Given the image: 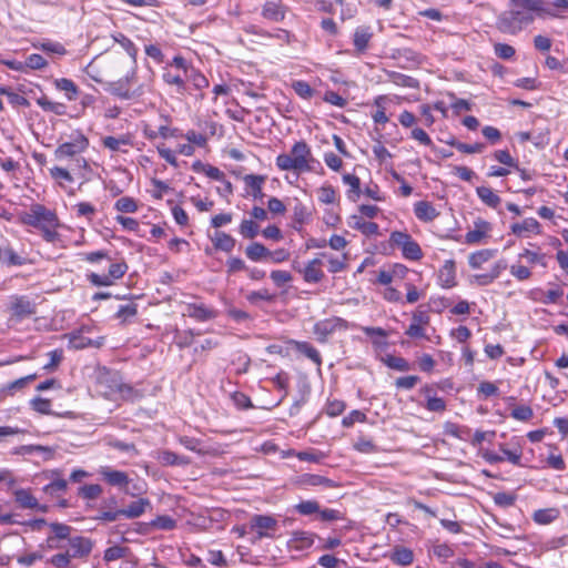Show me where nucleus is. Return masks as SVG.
Returning <instances> with one entry per match:
<instances>
[{"label":"nucleus","instance_id":"nucleus-1","mask_svg":"<svg viewBox=\"0 0 568 568\" xmlns=\"http://www.w3.org/2000/svg\"><path fill=\"white\" fill-rule=\"evenodd\" d=\"M544 4V0H509L508 9L497 17L496 27L500 32L514 36L532 23L536 13L557 18V13Z\"/></svg>","mask_w":568,"mask_h":568},{"label":"nucleus","instance_id":"nucleus-2","mask_svg":"<svg viewBox=\"0 0 568 568\" xmlns=\"http://www.w3.org/2000/svg\"><path fill=\"white\" fill-rule=\"evenodd\" d=\"M97 392L110 400L135 402L143 393L123 381L122 375L114 369L101 368L97 375Z\"/></svg>","mask_w":568,"mask_h":568},{"label":"nucleus","instance_id":"nucleus-3","mask_svg":"<svg viewBox=\"0 0 568 568\" xmlns=\"http://www.w3.org/2000/svg\"><path fill=\"white\" fill-rule=\"evenodd\" d=\"M19 220L24 225L40 230L43 240L48 243L60 240L57 231L60 225L58 215L42 204H32L28 212L20 214Z\"/></svg>","mask_w":568,"mask_h":568},{"label":"nucleus","instance_id":"nucleus-4","mask_svg":"<svg viewBox=\"0 0 568 568\" xmlns=\"http://www.w3.org/2000/svg\"><path fill=\"white\" fill-rule=\"evenodd\" d=\"M313 155L308 144L301 140L293 144L291 153H281L275 159V164L281 171L308 172L311 171L310 162Z\"/></svg>","mask_w":568,"mask_h":568},{"label":"nucleus","instance_id":"nucleus-5","mask_svg":"<svg viewBox=\"0 0 568 568\" xmlns=\"http://www.w3.org/2000/svg\"><path fill=\"white\" fill-rule=\"evenodd\" d=\"M389 243L402 250L405 260L419 261L423 258L420 245L407 232L393 231L389 235Z\"/></svg>","mask_w":568,"mask_h":568},{"label":"nucleus","instance_id":"nucleus-6","mask_svg":"<svg viewBox=\"0 0 568 568\" xmlns=\"http://www.w3.org/2000/svg\"><path fill=\"white\" fill-rule=\"evenodd\" d=\"M8 311L11 318L21 322L37 313V304L26 295H11L9 297Z\"/></svg>","mask_w":568,"mask_h":568},{"label":"nucleus","instance_id":"nucleus-7","mask_svg":"<svg viewBox=\"0 0 568 568\" xmlns=\"http://www.w3.org/2000/svg\"><path fill=\"white\" fill-rule=\"evenodd\" d=\"M348 328H349V323L346 320H344L342 317L333 316V317L316 322L314 325L313 332L316 335L317 341L321 343H324V342H326L327 337L331 334H333L334 332L342 331V329L345 331Z\"/></svg>","mask_w":568,"mask_h":568},{"label":"nucleus","instance_id":"nucleus-8","mask_svg":"<svg viewBox=\"0 0 568 568\" xmlns=\"http://www.w3.org/2000/svg\"><path fill=\"white\" fill-rule=\"evenodd\" d=\"M88 146V138L78 132L71 136L70 141L60 144L54 153L58 159L71 158L82 153Z\"/></svg>","mask_w":568,"mask_h":568},{"label":"nucleus","instance_id":"nucleus-9","mask_svg":"<svg viewBox=\"0 0 568 568\" xmlns=\"http://www.w3.org/2000/svg\"><path fill=\"white\" fill-rule=\"evenodd\" d=\"M251 529L256 531L257 537L272 538L278 528L275 517L270 515H254L250 521Z\"/></svg>","mask_w":568,"mask_h":568},{"label":"nucleus","instance_id":"nucleus-10","mask_svg":"<svg viewBox=\"0 0 568 568\" xmlns=\"http://www.w3.org/2000/svg\"><path fill=\"white\" fill-rule=\"evenodd\" d=\"M89 326H81V328L71 332L69 337V347L73 349H83L87 347L100 348L104 344V337L92 339L85 336V333H90Z\"/></svg>","mask_w":568,"mask_h":568},{"label":"nucleus","instance_id":"nucleus-11","mask_svg":"<svg viewBox=\"0 0 568 568\" xmlns=\"http://www.w3.org/2000/svg\"><path fill=\"white\" fill-rule=\"evenodd\" d=\"M135 70L132 69L123 78L119 79L118 81L111 82L108 89L109 92L112 95L118 97L122 100L132 99L134 97V93L131 91L130 85L135 78Z\"/></svg>","mask_w":568,"mask_h":568},{"label":"nucleus","instance_id":"nucleus-12","mask_svg":"<svg viewBox=\"0 0 568 568\" xmlns=\"http://www.w3.org/2000/svg\"><path fill=\"white\" fill-rule=\"evenodd\" d=\"M184 314L196 322H206L216 318L219 312L204 303H189Z\"/></svg>","mask_w":568,"mask_h":568},{"label":"nucleus","instance_id":"nucleus-13","mask_svg":"<svg viewBox=\"0 0 568 568\" xmlns=\"http://www.w3.org/2000/svg\"><path fill=\"white\" fill-rule=\"evenodd\" d=\"M287 13V7L282 0H268L262 6L261 16L272 22H282Z\"/></svg>","mask_w":568,"mask_h":568},{"label":"nucleus","instance_id":"nucleus-14","mask_svg":"<svg viewBox=\"0 0 568 568\" xmlns=\"http://www.w3.org/2000/svg\"><path fill=\"white\" fill-rule=\"evenodd\" d=\"M323 262L320 258H313L307 262V264L301 268L294 266V268L300 272L303 276V280L310 284L320 283L324 278V272L322 270Z\"/></svg>","mask_w":568,"mask_h":568},{"label":"nucleus","instance_id":"nucleus-15","mask_svg":"<svg viewBox=\"0 0 568 568\" xmlns=\"http://www.w3.org/2000/svg\"><path fill=\"white\" fill-rule=\"evenodd\" d=\"M491 224L483 219L474 221V229L469 230L465 235L467 244H480L491 231Z\"/></svg>","mask_w":568,"mask_h":568},{"label":"nucleus","instance_id":"nucleus-16","mask_svg":"<svg viewBox=\"0 0 568 568\" xmlns=\"http://www.w3.org/2000/svg\"><path fill=\"white\" fill-rule=\"evenodd\" d=\"M266 181L265 175L260 174H246L243 176V182L245 184L246 194L252 196L254 200H263V185Z\"/></svg>","mask_w":568,"mask_h":568},{"label":"nucleus","instance_id":"nucleus-17","mask_svg":"<svg viewBox=\"0 0 568 568\" xmlns=\"http://www.w3.org/2000/svg\"><path fill=\"white\" fill-rule=\"evenodd\" d=\"M71 558L88 557L92 551L93 544L89 538L75 536L69 538Z\"/></svg>","mask_w":568,"mask_h":568},{"label":"nucleus","instance_id":"nucleus-18","mask_svg":"<svg viewBox=\"0 0 568 568\" xmlns=\"http://www.w3.org/2000/svg\"><path fill=\"white\" fill-rule=\"evenodd\" d=\"M506 268V262L500 260L490 267L489 272L473 275V281L479 286H487L497 280Z\"/></svg>","mask_w":568,"mask_h":568},{"label":"nucleus","instance_id":"nucleus-19","mask_svg":"<svg viewBox=\"0 0 568 568\" xmlns=\"http://www.w3.org/2000/svg\"><path fill=\"white\" fill-rule=\"evenodd\" d=\"M438 283L443 288H452L457 285L456 268L453 260H447L439 268Z\"/></svg>","mask_w":568,"mask_h":568},{"label":"nucleus","instance_id":"nucleus-20","mask_svg":"<svg viewBox=\"0 0 568 568\" xmlns=\"http://www.w3.org/2000/svg\"><path fill=\"white\" fill-rule=\"evenodd\" d=\"M100 475L103 479L111 486L124 488L129 485L130 479L128 474L122 470H115L110 467H102L100 469Z\"/></svg>","mask_w":568,"mask_h":568},{"label":"nucleus","instance_id":"nucleus-21","mask_svg":"<svg viewBox=\"0 0 568 568\" xmlns=\"http://www.w3.org/2000/svg\"><path fill=\"white\" fill-rule=\"evenodd\" d=\"M210 240L216 251L225 253H231L236 245V240L223 231H215L210 235Z\"/></svg>","mask_w":568,"mask_h":568},{"label":"nucleus","instance_id":"nucleus-22","mask_svg":"<svg viewBox=\"0 0 568 568\" xmlns=\"http://www.w3.org/2000/svg\"><path fill=\"white\" fill-rule=\"evenodd\" d=\"M316 538L317 535L314 532L298 530L292 534L290 542L295 550L303 551L311 548L314 545Z\"/></svg>","mask_w":568,"mask_h":568},{"label":"nucleus","instance_id":"nucleus-23","mask_svg":"<svg viewBox=\"0 0 568 568\" xmlns=\"http://www.w3.org/2000/svg\"><path fill=\"white\" fill-rule=\"evenodd\" d=\"M511 233L518 237L525 235V233H534L536 235L541 233L540 223L534 217H527L520 223H514L510 226Z\"/></svg>","mask_w":568,"mask_h":568},{"label":"nucleus","instance_id":"nucleus-24","mask_svg":"<svg viewBox=\"0 0 568 568\" xmlns=\"http://www.w3.org/2000/svg\"><path fill=\"white\" fill-rule=\"evenodd\" d=\"M414 214L422 222H432L438 215V211L428 201H418L414 204Z\"/></svg>","mask_w":568,"mask_h":568},{"label":"nucleus","instance_id":"nucleus-25","mask_svg":"<svg viewBox=\"0 0 568 568\" xmlns=\"http://www.w3.org/2000/svg\"><path fill=\"white\" fill-rule=\"evenodd\" d=\"M149 507H151L150 499L139 498L130 503L125 508L120 509V513H122L123 517L133 519L142 516Z\"/></svg>","mask_w":568,"mask_h":568},{"label":"nucleus","instance_id":"nucleus-26","mask_svg":"<svg viewBox=\"0 0 568 568\" xmlns=\"http://www.w3.org/2000/svg\"><path fill=\"white\" fill-rule=\"evenodd\" d=\"M102 145L111 152H125L122 148L131 146L132 139L129 134H122L120 136L108 135L102 139Z\"/></svg>","mask_w":568,"mask_h":568},{"label":"nucleus","instance_id":"nucleus-27","mask_svg":"<svg viewBox=\"0 0 568 568\" xmlns=\"http://www.w3.org/2000/svg\"><path fill=\"white\" fill-rule=\"evenodd\" d=\"M158 460L163 466H186L191 463L187 456L179 455L172 450H161Z\"/></svg>","mask_w":568,"mask_h":568},{"label":"nucleus","instance_id":"nucleus-28","mask_svg":"<svg viewBox=\"0 0 568 568\" xmlns=\"http://www.w3.org/2000/svg\"><path fill=\"white\" fill-rule=\"evenodd\" d=\"M392 562L398 566H409L414 561V552L404 546H395L389 555Z\"/></svg>","mask_w":568,"mask_h":568},{"label":"nucleus","instance_id":"nucleus-29","mask_svg":"<svg viewBox=\"0 0 568 568\" xmlns=\"http://www.w3.org/2000/svg\"><path fill=\"white\" fill-rule=\"evenodd\" d=\"M422 392L426 396L425 408L429 412L442 413L446 409V402L442 397L433 396V388L429 385H425Z\"/></svg>","mask_w":568,"mask_h":568},{"label":"nucleus","instance_id":"nucleus-30","mask_svg":"<svg viewBox=\"0 0 568 568\" xmlns=\"http://www.w3.org/2000/svg\"><path fill=\"white\" fill-rule=\"evenodd\" d=\"M497 254V250L494 248H483L471 253L468 257V264L471 268L477 270L480 268L481 265Z\"/></svg>","mask_w":568,"mask_h":568},{"label":"nucleus","instance_id":"nucleus-31","mask_svg":"<svg viewBox=\"0 0 568 568\" xmlns=\"http://www.w3.org/2000/svg\"><path fill=\"white\" fill-rule=\"evenodd\" d=\"M444 434L467 442L470 438L471 429L465 425L446 422L444 424Z\"/></svg>","mask_w":568,"mask_h":568},{"label":"nucleus","instance_id":"nucleus-32","mask_svg":"<svg viewBox=\"0 0 568 568\" xmlns=\"http://www.w3.org/2000/svg\"><path fill=\"white\" fill-rule=\"evenodd\" d=\"M14 500L23 509H34L39 507L38 499L31 494L29 489L19 488L14 490Z\"/></svg>","mask_w":568,"mask_h":568},{"label":"nucleus","instance_id":"nucleus-33","mask_svg":"<svg viewBox=\"0 0 568 568\" xmlns=\"http://www.w3.org/2000/svg\"><path fill=\"white\" fill-rule=\"evenodd\" d=\"M270 250L262 243L253 242L245 248V255L252 262H261L268 258Z\"/></svg>","mask_w":568,"mask_h":568},{"label":"nucleus","instance_id":"nucleus-34","mask_svg":"<svg viewBox=\"0 0 568 568\" xmlns=\"http://www.w3.org/2000/svg\"><path fill=\"white\" fill-rule=\"evenodd\" d=\"M343 182L349 186L346 192L347 199L352 202H356L362 193L359 178L354 174L346 173L343 175Z\"/></svg>","mask_w":568,"mask_h":568},{"label":"nucleus","instance_id":"nucleus-35","mask_svg":"<svg viewBox=\"0 0 568 568\" xmlns=\"http://www.w3.org/2000/svg\"><path fill=\"white\" fill-rule=\"evenodd\" d=\"M476 194L483 203L491 209H497L501 203L500 196L488 186L476 187Z\"/></svg>","mask_w":568,"mask_h":568},{"label":"nucleus","instance_id":"nucleus-36","mask_svg":"<svg viewBox=\"0 0 568 568\" xmlns=\"http://www.w3.org/2000/svg\"><path fill=\"white\" fill-rule=\"evenodd\" d=\"M560 511L558 508H544L534 511L532 520L538 525H549L559 518Z\"/></svg>","mask_w":568,"mask_h":568},{"label":"nucleus","instance_id":"nucleus-37","mask_svg":"<svg viewBox=\"0 0 568 568\" xmlns=\"http://www.w3.org/2000/svg\"><path fill=\"white\" fill-rule=\"evenodd\" d=\"M300 484L303 486H324L327 488L335 487L334 480L316 474H304L300 477Z\"/></svg>","mask_w":568,"mask_h":568},{"label":"nucleus","instance_id":"nucleus-38","mask_svg":"<svg viewBox=\"0 0 568 568\" xmlns=\"http://www.w3.org/2000/svg\"><path fill=\"white\" fill-rule=\"evenodd\" d=\"M295 349L310 358L317 366L322 365V357L320 352L308 342H294Z\"/></svg>","mask_w":568,"mask_h":568},{"label":"nucleus","instance_id":"nucleus-39","mask_svg":"<svg viewBox=\"0 0 568 568\" xmlns=\"http://www.w3.org/2000/svg\"><path fill=\"white\" fill-rule=\"evenodd\" d=\"M372 33L367 28H357L354 32L353 43L357 52L363 53L368 48Z\"/></svg>","mask_w":568,"mask_h":568},{"label":"nucleus","instance_id":"nucleus-40","mask_svg":"<svg viewBox=\"0 0 568 568\" xmlns=\"http://www.w3.org/2000/svg\"><path fill=\"white\" fill-rule=\"evenodd\" d=\"M54 85L58 90L63 91L69 101L77 99L79 94L78 87L71 79L61 78L54 81Z\"/></svg>","mask_w":568,"mask_h":568},{"label":"nucleus","instance_id":"nucleus-41","mask_svg":"<svg viewBox=\"0 0 568 568\" xmlns=\"http://www.w3.org/2000/svg\"><path fill=\"white\" fill-rule=\"evenodd\" d=\"M34 48L40 49L45 53L55 54L60 57L65 55L68 53V50L61 42L52 40H45L38 44H34Z\"/></svg>","mask_w":568,"mask_h":568},{"label":"nucleus","instance_id":"nucleus-42","mask_svg":"<svg viewBox=\"0 0 568 568\" xmlns=\"http://www.w3.org/2000/svg\"><path fill=\"white\" fill-rule=\"evenodd\" d=\"M37 374H30L24 377L18 378L4 385L6 392L9 396H14L16 393L22 390L27 385L37 378Z\"/></svg>","mask_w":568,"mask_h":568},{"label":"nucleus","instance_id":"nucleus-43","mask_svg":"<svg viewBox=\"0 0 568 568\" xmlns=\"http://www.w3.org/2000/svg\"><path fill=\"white\" fill-rule=\"evenodd\" d=\"M37 104L45 112H52L57 115H62L65 113L67 106L60 102H53L49 100L47 97H40L37 99Z\"/></svg>","mask_w":568,"mask_h":568},{"label":"nucleus","instance_id":"nucleus-44","mask_svg":"<svg viewBox=\"0 0 568 568\" xmlns=\"http://www.w3.org/2000/svg\"><path fill=\"white\" fill-rule=\"evenodd\" d=\"M112 39L119 43L125 52L132 58L133 62L136 61L138 48L135 44L123 33L116 32L112 34Z\"/></svg>","mask_w":568,"mask_h":568},{"label":"nucleus","instance_id":"nucleus-45","mask_svg":"<svg viewBox=\"0 0 568 568\" xmlns=\"http://www.w3.org/2000/svg\"><path fill=\"white\" fill-rule=\"evenodd\" d=\"M493 500L500 508H509L515 505L517 494L514 491H498L493 494Z\"/></svg>","mask_w":568,"mask_h":568},{"label":"nucleus","instance_id":"nucleus-46","mask_svg":"<svg viewBox=\"0 0 568 568\" xmlns=\"http://www.w3.org/2000/svg\"><path fill=\"white\" fill-rule=\"evenodd\" d=\"M389 79L394 84L398 87L416 89L419 85L418 81L415 78L395 71L389 73Z\"/></svg>","mask_w":568,"mask_h":568},{"label":"nucleus","instance_id":"nucleus-47","mask_svg":"<svg viewBox=\"0 0 568 568\" xmlns=\"http://www.w3.org/2000/svg\"><path fill=\"white\" fill-rule=\"evenodd\" d=\"M162 78L166 84L175 85L178 93H183L186 90V85H185L186 80L184 78V74L181 75L180 73H173V72L166 70V71H164Z\"/></svg>","mask_w":568,"mask_h":568},{"label":"nucleus","instance_id":"nucleus-48","mask_svg":"<svg viewBox=\"0 0 568 568\" xmlns=\"http://www.w3.org/2000/svg\"><path fill=\"white\" fill-rule=\"evenodd\" d=\"M148 525L159 530L169 531L176 527V520L169 515H160L152 519Z\"/></svg>","mask_w":568,"mask_h":568},{"label":"nucleus","instance_id":"nucleus-49","mask_svg":"<svg viewBox=\"0 0 568 568\" xmlns=\"http://www.w3.org/2000/svg\"><path fill=\"white\" fill-rule=\"evenodd\" d=\"M138 314V305L135 303H129L120 305L114 317L121 323L130 322Z\"/></svg>","mask_w":568,"mask_h":568},{"label":"nucleus","instance_id":"nucleus-50","mask_svg":"<svg viewBox=\"0 0 568 568\" xmlns=\"http://www.w3.org/2000/svg\"><path fill=\"white\" fill-rule=\"evenodd\" d=\"M397 59L405 61L409 65H418L423 61V55L409 48H403L397 51Z\"/></svg>","mask_w":568,"mask_h":568},{"label":"nucleus","instance_id":"nucleus-51","mask_svg":"<svg viewBox=\"0 0 568 568\" xmlns=\"http://www.w3.org/2000/svg\"><path fill=\"white\" fill-rule=\"evenodd\" d=\"M200 332H194L193 329H186L182 332H176L174 336V341L176 346L180 349L186 348L192 345L195 336H199Z\"/></svg>","mask_w":568,"mask_h":568},{"label":"nucleus","instance_id":"nucleus-52","mask_svg":"<svg viewBox=\"0 0 568 568\" xmlns=\"http://www.w3.org/2000/svg\"><path fill=\"white\" fill-rule=\"evenodd\" d=\"M184 78L186 81L192 82L197 90L209 87V80L194 67L189 69Z\"/></svg>","mask_w":568,"mask_h":568},{"label":"nucleus","instance_id":"nucleus-53","mask_svg":"<svg viewBox=\"0 0 568 568\" xmlns=\"http://www.w3.org/2000/svg\"><path fill=\"white\" fill-rule=\"evenodd\" d=\"M547 466L551 469L562 471L566 469V463L557 447H551L549 455L546 458Z\"/></svg>","mask_w":568,"mask_h":568},{"label":"nucleus","instance_id":"nucleus-54","mask_svg":"<svg viewBox=\"0 0 568 568\" xmlns=\"http://www.w3.org/2000/svg\"><path fill=\"white\" fill-rule=\"evenodd\" d=\"M493 159L505 166L513 168L515 170H519L518 161L511 156L508 150H496L493 153Z\"/></svg>","mask_w":568,"mask_h":568},{"label":"nucleus","instance_id":"nucleus-55","mask_svg":"<svg viewBox=\"0 0 568 568\" xmlns=\"http://www.w3.org/2000/svg\"><path fill=\"white\" fill-rule=\"evenodd\" d=\"M295 511L302 516H311L320 511V504L316 500H302L294 507Z\"/></svg>","mask_w":568,"mask_h":568},{"label":"nucleus","instance_id":"nucleus-56","mask_svg":"<svg viewBox=\"0 0 568 568\" xmlns=\"http://www.w3.org/2000/svg\"><path fill=\"white\" fill-rule=\"evenodd\" d=\"M30 407L42 415H55L51 410V400L43 397H34L30 400Z\"/></svg>","mask_w":568,"mask_h":568},{"label":"nucleus","instance_id":"nucleus-57","mask_svg":"<svg viewBox=\"0 0 568 568\" xmlns=\"http://www.w3.org/2000/svg\"><path fill=\"white\" fill-rule=\"evenodd\" d=\"M384 363L387 367L398 372H407L410 369L409 363L400 356L387 355Z\"/></svg>","mask_w":568,"mask_h":568},{"label":"nucleus","instance_id":"nucleus-58","mask_svg":"<svg viewBox=\"0 0 568 568\" xmlns=\"http://www.w3.org/2000/svg\"><path fill=\"white\" fill-rule=\"evenodd\" d=\"M346 408L345 402L336 398H328L324 412L329 417H337L343 414Z\"/></svg>","mask_w":568,"mask_h":568},{"label":"nucleus","instance_id":"nucleus-59","mask_svg":"<svg viewBox=\"0 0 568 568\" xmlns=\"http://www.w3.org/2000/svg\"><path fill=\"white\" fill-rule=\"evenodd\" d=\"M102 494V487L99 484L83 485L78 489V495L83 499L93 500Z\"/></svg>","mask_w":568,"mask_h":568},{"label":"nucleus","instance_id":"nucleus-60","mask_svg":"<svg viewBox=\"0 0 568 568\" xmlns=\"http://www.w3.org/2000/svg\"><path fill=\"white\" fill-rule=\"evenodd\" d=\"M51 178L60 185L64 186V183H72L73 176L67 169L60 166H53L50 169Z\"/></svg>","mask_w":568,"mask_h":568},{"label":"nucleus","instance_id":"nucleus-61","mask_svg":"<svg viewBox=\"0 0 568 568\" xmlns=\"http://www.w3.org/2000/svg\"><path fill=\"white\" fill-rule=\"evenodd\" d=\"M245 297H246V301L250 302L251 304H257L258 301H264V302L271 303L275 300V295L270 293V291L266 288H262L258 291H252L248 294H246Z\"/></svg>","mask_w":568,"mask_h":568},{"label":"nucleus","instance_id":"nucleus-62","mask_svg":"<svg viewBox=\"0 0 568 568\" xmlns=\"http://www.w3.org/2000/svg\"><path fill=\"white\" fill-rule=\"evenodd\" d=\"M114 209L121 213H134L138 211V204L133 197L123 196L116 200Z\"/></svg>","mask_w":568,"mask_h":568},{"label":"nucleus","instance_id":"nucleus-63","mask_svg":"<svg viewBox=\"0 0 568 568\" xmlns=\"http://www.w3.org/2000/svg\"><path fill=\"white\" fill-rule=\"evenodd\" d=\"M258 224L253 220H243L240 224V234L244 239H254L258 234Z\"/></svg>","mask_w":568,"mask_h":568},{"label":"nucleus","instance_id":"nucleus-64","mask_svg":"<svg viewBox=\"0 0 568 568\" xmlns=\"http://www.w3.org/2000/svg\"><path fill=\"white\" fill-rule=\"evenodd\" d=\"M292 88L300 98L305 100H310L314 94V89L304 80L294 81Z\"/></svg>","mask_w":568,"mask_h":568}]
</instances>
